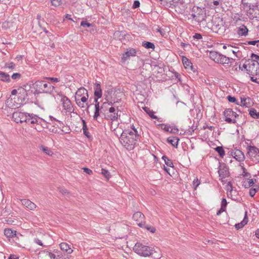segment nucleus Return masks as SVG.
<instances>
[{
    "mask_svg": "<svg viewBox=\"0 0 259 259\" xmlns=\"http://www.w3.org/2000/svg\"><path fill=\"white\" fill-rule=\"evenodd\" d=\"M246 1H248V0H245V2ZM248 1H249L250 2V4H252L253 6H259V0H248Z\"/></svg>",
    "mask_w": 259,
    "mask_h": 259,
    "instance_id": "obj_56",
    "label": "nucleus"
},
{
    "mask_svg": "<svg viewBox=\"0 0 259 259\" xmlns=\"http://www.w3.org/2000/svg\"><path fill=\"white\" fill-rule=\"evenodd\" d=\"M162 159L164 161L165 164L170 167H174V164L172 161L169 159L167 156L164 155L162 157Z\"/></svg>",
    "mask_w": 259,
    "mask_h": 259,
    "instance_id": "obj_36",
    "label": "nucleus"
},
{
    "mask_svg": "<svg viewBox=\"0 0 259 259\" xmlns=\"http://www.w3.org/2000/svg\"><path fill=\"white\" fill-rule=\"evenodd\" d=\"M118 113L117 112H114L110 113V115H107V119H110L112 121H115L116 120L118 119Z\"/></svg>",
    "mask_w": 259,
    "mask_h": 259,
    "instance_id": "obj_38",
    "label": "nucleus"
},
{
    "mask_svg": "<svg viewBox=\"0 0 259 259\" xmlns=\"http://www.w3.org/2000/svg\"><path fill=\"white\" fill-rule=\"evenodd\" d=\"M145 228L152 233H155L156 231V229L154 227L148 225H146L145 226Z\"/></svg>",
    "mask_w": 259,
    "mask_h": 259,
    "instance_id": "obj_47",
    "label": "nucleus"
},
{
    "mask_svg": "<svg viewBox=\"0 0 259 259\" xmlns=\"http://www.w3.org/2000/svg\"><path fill=\"white\" fill-rule=\"evenodd\" d=\"M227 205V202L225 198H223L221 202V207L226 209Z\"/></svg>",
    "mask_w": 259,
    "mask_h": 259,
    "instance_id": "obj_53",
    "label": "nucleus"
},
{
    "mask_svg": "<svg viewBox=\"0 0 259 259\" xmlns=\"http://www.w3.org/2000/svg\"><path fill=\"white\" fill-rule=\"evenodd\" d=\"M191 16L195 21L200 23L205 19L203 9L199 7L194 6L192 9Z\"/></svg>",
    "mask_w": 259,
    "mask_h": 259,
    "instance_id": "obj_8",
    "label": "nucleus"
},
{
    "mask_svg": "<svg viewBox=\"0 0 259 259\" xmlns=\"http://www.w3.org/2000/svg\"><path fill=\"white\" fill-rule=\"evenodd\" d=\"M209 58L215 63L221 64L227 68L231 66L235 62V59L215 51L209 52Z\"/></svg>",
    "mask_w": 259,
    "mask_h": 259,
    "instance_id": "obj_2",
    "label": "nucleus"
},
{
    "mask_svg": "<svg viewBox=\"0 0 259 259\" xmlns=\"http://www.w3.org/2000/svg\"><path fill=\"white\" fill-rule=\"evenodd\" d=\"M22 204L25 206L27 208L29 209L30 210H33L34 209L36 205L35 203L31 202L30 200L26 199H24L21 200Z\"/></svg>",
    "mask_w": 259,
    "mask_h": 259,
    "instance_id": "obj_22",
    "label": "nucleus"
},
{
    "mask_svg": "<svg viewBox=\"0 0 259 259\" xmlns=\"http://www.w3.org/2000/svg\"><path fill=\"white\" fill-rule=\"evenodd\" d=\"M232 155L239 162L243 161L245 159L243 152L239 149H235L233 152H232Z\"/></svg>",
    "mask_w": 259,
    "mask_h": 259,
    "instance_id": "obj_20",
    "label": "nucleus"
},
{
    "mask_svg": "<svg viewBox=\"0 0 259 259\" xmlns=\"http://www.w3.org/2000/svg\"><path fill=\"white\" fill-rule=\"evenodd\" d=\"M248 29L244 25H241L237 28V33L239 36H246L247 35Z\"/></svg>",
    "mask_w": 259,
    "mask_h": 259,
    "instance_id": "obj_23",
    "label": "nucleus"
},
{
    "mask_svg": "<svg viewBox=\"0 0 259 259\" xmlns=\"http://www.w3.org/2000/svg\"><path fill=\"white\" fill-rule=\"evenodd\" d=\"M134 250L137 254L143 256H149L153 251L152 248L139 242L135 244Z\"/></svg>",
    "mask_w": 259,
    "mask_h": 259,
    "instance_id": "obj_6",
    "label": "nucleus"
},
{
    "mask_svg": "<svg viewBox=\"0 0 259 259\" xmlns=\"http://www.w3.org/2000/svg\"><path fill=\"white\" fill-rule=\"evenodd\" d=\"M28 114L29 113L16 111L13 113L12 117L15 121L17 123H27Z\"/></svg>",
    "mask_w": 259,
    "mask_h": 259,
    "instance_id": "obj_13",
    "label": "nucleus"
},
{
    "mask_svg": "<svg viewBox=\"0 0 259 259\" xmlns=\"http://www.w3.org/2000/svg\"><path fill=\"white\" fill-rule=\"evenodd\" d=\"M33 88L38 93H47L53 94L55 87L51 83H47L44 80H37L33 84Z\"/></svg>",
    "mask_w": 259,
    "mask_h": 259,
    "instance_id": "obj_3",
    "label": "nucleus"
},
{
    "mask_svg": "<svg viewBox=\"0 0 259 259\" xmlns=\"http://www.w3.org/2000/svg\"><path fill=\"white\" fill-rule=\"evenodd\" d=\"M46 78L53 82H58L60 81L59 78L56 77H47Z\"/></svg>",
    "mask_w": 259,
    "mask_h": 259,
    "instance_id": "obj_58",
    "label": "nucleus"
},
{
    "mask_svg": "<svg viewBox=\"0 0 259 259\" xmlns=\"http://www.w3.org/2000/svg\"><path fill=\"white\" fill-rule=\"evenodd\" d=\"M144 215L140 211L134 213L133 219L136 222H141L144 219Z\"/></svg>",
    "mask_w": 259,
    "mask_h": 259,
    "instance_id": "obj_27",
    "label": "nucleus"
},
{
    "mask_svg": "<svg viewBox=\"0 0 259 259\" xmlns=\"http://www.w3.org/2000/svg\"><path fill=\"white\" fill-rule=\"evenodd\" d=\"M39 148L41 150H42L44 153L49 156H52L53 154L52 150L48 147L40 145Z\"/></svg>",
    "mask_w": 259,
    "mask_h": 259,
    "instance_id": "obj_32",
    "label": "nucleus"
},
{
    "mask_svg": "<svg viewBox=\"0 0 259 259\" xmlns=\"http://www.w3.org/2000/svg\"><path fill=\"white\" fill-rule=\"evenodd\" d=\"M21 77V75L19 73H15L12 75V78L15 80L20 79Z\"/></svg>",
    "mask_w": 259,
    "mask_h": 259,
    "instance_id": "obj_51",
    "label": "nucleus"
},
{
    "mask_svg": "<svg viewBox=\"0 0 259 259\" xmlns=\"http://www.w3.org/2000/svg\"><path fill=\"white\" fill-rule=\"evenodd\" d=\"M80 25L83 27H90L92 24L88 23L87 21H82L80 23Z\"/></svg>",
    "mask_w": 259,
    "mask_h": 259,
    "instance_id": "obj_50",
    "label": "nucleus"
},
{
    "mask_svg": "<svg viewBox=\"0 0 259 259\" xmlns=\"http://www.w3.org/2000/svg\"><path fill=\"white\" fill-rule=\"evenodd\" d=\"M240 166H241V169H242V170L243 171V173H242V175L244 177H246V178L247 177H250V174L247 172L246 169L245 168V167L244 166L243 164L242 163H240Z\"/></svg>",
    "mask_w": 259,
    "mask_h": 259,
    "instance_id": "obj_39",
    "label": "nucleus"
},
{
    "mask_svg": "<svg viewBox=\"0 0 259 259\" xmlns=\"http://www.w3.org/2000/svg\"><path fill=\"white\" fill-rule=\"evenodd\" d=\"M247 155L254 163L259 162V150L255 146H249L247 148Z\"/></svg>",
    "mask_w": 259,
    "mask_h": 259,
    "instance_id": "obj_11",
    "label": "nucleus"
},
{
    "mask_svg": "<svg viewBox=\"0 0 259 259\" xmlns=\"http://www.w3.org/2000/svg\"><path fill=\"white\" fill-rule=\"evenodd\" d=\"M243 185L246 188H249V187H251L250 185V184H249V182H248V181L247 180H245V181H243Z\"/></svg>",
    "mask_w": 259,
    "mask_h": 259,
    "instance_id": "obj_61",
    "label": "nucleus"
},
{
    "mask_svg": "<svg viewBox=\"0 0 259 259\" xmlns=\"http://www.w3.org/2000/svg\"><path fill=\"white\" fill-rule=\"evenodd\" d=\"M182 62L184 67L186 68H189V67H190L191 70H193L194 68L192 65V64L188 58H187L186 57H183Z\"/></svg>",
    "mask_w": 259,
    "mask_h": 259,
    "instance_id": "obj_29",
    "label": "nucleus"
},
{
    "mask_svg": "<svg viewBox=\"0 0 259 259\" xmlns=\"http://www.w3.org/2000/svg\"><path fill=\"white\" fill-rule=\"evenodd\" d=\"M227 98L229 102L234 103L237 105H239V102L236 100L235 97L229 95Z\"/></svg>",
    "mask_w": 259,
    "mask_h": 259,
    "instance_id": "obj_40",
    "label": "nucleus"
},
{
    "mask_svg": "<svg viewBox=\"0 0 259 259\" xmlns=\"http://www.w3.org/2000/svg\"><path fill=\"white\" fill-rule=\"evenodd\" d=\"M75 98L77 105L80 108H84V104L89 98L88 91L83 87L79 88L76 92Z\"/></svg>",
    "mask_w": 259,
    "mask_h": 259,
    "instance_id": "obj_5",
    "label": "nucleus"
},
{
    "mask_svg": "<svg viewBox=\"0 0 259 259\" xmlns=\"http://www.w3.org/2000/svg\"><path fill=\"white\" fill-rule=\"evenodd\" d=\"M101 174L107 179H109L110 177H111V175H110V172L108 171V170L104 169V168H102L101 169Z\"/></svg>",
    "mask_w": 259,
    "mask_h": 259,
    "instance_id": "obj_41",
    "label": "nucleus"
},
{
    "mask_svg": "<svg viewBox=\"0 0 259 259\" xmlns=\"http://www.w3.org/2000/svg\"><path fill=\"white\" fill-rule=\"evenodd\" d=\"M247 73L250 76L259 75V63L258 61L249 60V66Z\"/></svg>",
    "mask_w": 259,
    "mask_h": 259,
    "instance_id": "obj_9",
    "label": "nucleus"
},
{
    "mask_svg": "<svg viewBox=\"0 0 259 259\" xmlns=\"http://www.w3.org/2000/svg\"><path fill=\"white\" fill-rule=\"evenodd\" d=\"M233 114L234 111L232 109L228 108L225 109L224 111L225 121L229 123H235L236 122V119L232 118L233 117Z\"/></svg>",
    "mask_w": 259,
    "mask_h": 259,
    "instance_id": "obj_14",
    "label": "nucleus"
},
{
    "mask_svg": "<svg viewBox=\"0 0 259 259\" xmlns=\"http://www.w3.org/2000/svg\"><path fill=\"white\" fill-rule=\"evenodd\" d=\"M247 180L248 181L251 187L256 182V180L255 179H247Z\"/></svg>",
    "mask_w": 259,
    "mask_h": 259,
    "instance_id": "obj_62",
    "label": "nucleus"
},
{
    "mask_svg": "<svg viewBox=\"0 0 259 259\" xmlns=\"http://www.w3.org/2000/svg\"><path fill=\"white\" fill-rule=\"evenodd\" d=\"M249 115L253 118L259 119V112H257L254 108H251L249 110Z\"/></svg>",
    "mask_w": 259,
    "mask_h": 259,
    "instance_id": "obj_33",
    "label": "nucleus"
},
{
    "mask_svg": "<svg viewBox=\"0 0 259 259\" xmlns=\"http://www.w3.org/2000/svg\"><path fill=\"white\" fill-rule=\"evenodd\" d=\"M193 38L194 39L196 40H200L202 38V36L200 33H196L193 36Z\"/></svg>",
    "mask_w": 259,
    "mask_h": 259,
    "instance_id": "obj_52",
    "label": "nucleus"
},
{
    "mask_svg": "<svg viewBox=\"0 0 259 259\" xmlns=\"http://www.w3.org/2000/svg\"><path fill=\"white\" fill-rule=\"evenodd\" d=\"M60 247L62 250L66 252L67 254H71L73 252V250L67 243L62 242L60 243Z\"/></svg>",
    "mask_w": 259,
    "mask_h": 259,
    "instance_id": "obj_24",
    "label": "nucleus"
},
{
    "mask_svg": "<svg viewBox=\"0 0 259 259\" xmlns=\"http://www.w3.org/2000/svg\"><path fill=\"white\" fill-rule=\"evenodd\" d=\"M52 6L55 7H58L61 4L62 0H50Z\"/></svg>",
    "mask_w": 259,
    "mask_h": 259,
    "instance_id": "obj_45",
    "label": "nucleus"
},
{
    "mask_svg": "<svg viewBox=\"0 0 259 259\" xmlns=\"http://www.w3.org/2000/svg\"><path fill=\"white\" fill-rule=\"evenodd\" d=\"M251 57L252 58V59H252V60H255L256 61H258V59H259V56L258 55H257L255 54H253L252 53L251 54Z\"/></svg>",
    "mask_w": 259,
    "mask_h": 259,
    "instance_id": "obj_63",
    "label": "nucleus"
},
{
    "mask_svg": "<svg viewBox=\"0 0 259 259\" xmlns=\"http://www.w3.org/2000/svg\"><path fill=\"white\" fill-rule=\"evenodd\" d=\"M15 64L13 62H8L5 64V67L10 69H14L15 68Z\"/></svg>",
    "mask_w": 259,
    "mask_h": 259,
    "instance_id": "obj_46",
    "label": "nucleus"
},
{
    "mask_svg": "<svg viewBox=\"0 0 259 259\" xmlns=\"http://www.w3.org/2000/svg\"><path fill=\"white\" fill-rule=\"evenodd\" d=\"M256 193V191L255 189H253L252 188H251L249 190V195L250 196L253 197L254 196V195Z\"/></svg>",
    "mask_w": 259,
    "mask_h": 259,
    "instance_id": "obj_64",
    "label": "nucleus"
},
{
    "mask_svg": "<svg viewBox=\"0 0 259 259\" xmlns=\"http://www.w3.org/2000/svg\"><path fill=\"white\" fill-rule=\"evenodd\" d=\"M16 231L12 230L11 229H5L4 230L5 235L9 238H13L16 236Z\"/></svg>",
    "mask_w": 259,
    "mask_h": 259,
    "instance_id": "obj_25",
    "label": "nucleus"
},
{
    "mask_svg": "<svg viewBox=\"0 0 259 259\" xmlns=\"http://www.w3.org/2000/svg\"><path fill=\"white\" fill-rule=\"evenodd\" d=\"M108 104L106 102H104L102 106H100V103L98 101L97 102H95V112L93 115V118L94 120H97L98 118L100 116L101 114H104L105 115L106 110L104 109L106 106Z\"/></svg>",
    "mask_w": 259,
    "mask_h": 259,
    "instance_id": "obj_12",
    "label": "nucleus"
},
{
    "mask_svg": "<svg viewBox=\"0 0 259 259\" xmlns=\"http://www.w3.org/2000/svg\"><path fill=\"white\" fill-rule=\"evenodd\" d=\"M137 54V51L133 48H128L126 49V51L123 54L121 60L123 62H125L127 60L130 59L131 57L136 56Z\"/></svg>",
    "mask_w": 259,
    "mask_h": 259,
    "instance_id": "obj_17",
    "label": "nucleus"
},
{
    "mask_svg": "<svg viewBox=\"0 0 259 259\" xmlns=\"http://www.w3.org/2000/svg\"><path fill=\"white\" fill-rule=\"evenodd\" d=\"M94 102H97L98 99L102 96V91L100 83L96 82L94 86Z\"/></svg>",
    "mask_w": 259,
    "mask_h": 259,
    "instance_id": "obj_18",
    "label": "nucleus"
},
{
    "mask_svg": "<svg viewBox=\"0 0 259 259\" xmlns=\"http://www.w3.org/2000/svg\"><path fill=\"white\" fill-rule=\"evenodd\" d=\"M115 107L117 108L116 110H117V111H118V106H116V104H115V106H114V107H111L110 108H109V112L110 113H114V112H116V109H115Z\"/></svg>",
    "mask_w": 259,
    "mask_h": 259,
    "instance_id": "obj_57",
    "label": "nucleus"
},
{
    "mask_svg": "<svg viewBox=\"0 0 259 259\" xmlns=\"http://www.w3.org/2000/svg\"><path fill=\"white\" fill-rule=\"evenodd\" d=\"M82 123H83V127L82 130L83 131L84 134L88 137H89V133L87 131V126L86 125L85 121L84 120H82Z\"/></svg>",
    "mask_w": 259,
    "mask_h": 259,
    "instance_id": "obj_42",
    "label": "nucleus"
},
{
    "mask_svg": "<svg viewBox=\"0 0 259 259\" xmlns=\"http://www.w3.org/2000/svg\"><path fill=\"white\" fill-rule=\"evenodd\" d=\"M159 126L161 127L162 130L165 132H169L170 133L177 134L179 132L178 128L170 126L167 124H159L158 125Z\"/></svg>",
    "mask_w": 259,
    "mask_h": 259,
    "instance_id": "obj_21",
    "label": "nucleus"
},
{
    "mask_svg": "<svg viewBox=\"0 0 259 259\" xmlns=\"http://www.w3.org/2000/svg\"><path fill=\"white\" fill-rule=\"evenodd\" d=\"M140 5V3L139 1H135L133 5L132 8L133 9H136L139 8Z\"/></svg>",
    "mask_w": 259,
    "mask_h": 259,
    "instance_id": "obj_59",
    "label": "nucleus"
},
{
    "mask_svg": "<svg viewBox=\"0 0 259 259\" xmlns=\"http://www.w3.org/2000/svg\"><path fill=\"white\" fill-rule=\"evenodd\" d=\"M61 102H62L64 110H65L69 112H73L74 109L71 102L66 96H64L62 97Z\"/></svg>",
    "mask_w": 259,
    "mask_h": 259,
    "instance_id": "obj_15",
    "label": "nucleus"
},
{
    "mask_svg": "<svg viewBox=\"0 0 259 259\" xmlns=\"http://www.w3.org/2000/svg\"><path fill=\"white\" fill-rule=\"evenodd\" d=\"M27 91L25 89L22 87L18 88V102L16 103V105H10L9 104V101H7V104L9 106H10L12 108H18V106L24 104L26 102L27 99Z\"/></svg>",
    "mask_w": 259,
    "mask_h": 259,
    "instance_id": "obj_7",
    "label": "nucleus"
},
{
    "mask_svg": "<svg viewBox=\"0 0 259 259\" xmlns=\"http://www.w3.org/2000/svg\"><path fill=\"white\" fill-rule=\"evenodd\" d=\"M219 177L222 180L229 176V171L228 167L225 165H220L218 170Z\"/></svg>",
    "mask_w": 259,
    "mask_h": 259,
    "instance_id": "obj_19",
    "label": "nucleus"
},
{
    "mask_svg": "<svg viewBox=\"0 0 259 259\" xmlns=\"http://www.w3.org/2000/svg\"><path fill=\"white\" fill-rule=\"evenodd\" d=\"M173 74H174V76H172V77H175L176 78H177L178 80V81L179 82H181V76L180 75V74L179 73H178L177 72L175 71L174 70L173 71H171Z\"/></svg>",
    "mask_w": 259,
    "mask_h": 259,
    "instance_id": "obj_48",
    "label": "nucleus"
},
{
    "mask_svg": "<svg viewBox=\"0 0 259 259\" xmlns=\"http://www.w3.org/2000/svg\"><path fill=\"white\" fill-rule=\"evenodd\" d=\"M142 46L145 47L146 49H151L153 50L155 49V45L153 43L147 41H144L142 42Z\"/></svg>",
    "mask_w": 259,
    "mask_h": 259,
    "instance_id": "obj_35",
    "label": "nucleus"
},
{
    "mask_svg": "<svg viewBox=\"0 0 259 259\" xmlns=\"http://www.w3.org/2000/svg\"><path fill=\"white\" fill-rule=\"evenodd\" d=\"M143 109L151 118L158 119V117L154 115L155 112L153 111L150 110V108L145 107L143 108Z\"/></svg>",
    "mask_w": 259,
    "mask_h": 259,
    "instance_id": "obj_34",
    "label": "nucleus"
},
{
    "mask_svg": "<svg viewBox=\"0 0 259 259\" xmlns=\"http://www.w3.org/2000/svg\"><path fill=\"white\" fill-rule=\"evenodd\" d=\"M139 137L137 129L132 125L130 129L123 131L119 138L122 145L129 150H133Z\"/></svg>",
    "mask_w": 259,
    "mask_h": 259,
    "instance_id": "obj_1",
    "label": "nucleus"
},
{
    "mask_svg": "<svg viewBox=\"0 0 259 259\" xmlns=\"http://www.w3.org/2000/svg\"><path fill=\"white\" fill-rule=\"evenodd\" d=\"M63 255L59 250H53L52 251L49 249L41 250L38 254L39 259H62Z\"/></svg>",
    "mask_w": 259,
    "mask_h": 259,
    "instance_id": "obj_4",
    "label": "nucleus"
},
{
    "mask_svg": "<svg viewBox=\"0 0 259 259\" xmlns=\"http://www.w3.org/2000/svg\"><path fill=\"white\" fill-rule=\"evenodd\" d=\"M248 222V219L246 217V213H245V217L241 222L240 223L236 224L235 225V227L237 230L242 228Z\"/></svg>",
    "mask_w": 259,
    "mask_h": 259,
    "instance_id": "obj_30",
    "label": "nucleus"
},
{
    "mask_svg": "<svg viewBox=\"0 0 259 259\" xmlns=\"http://www.w3.org/2000/svg\"><path fill=\"white\" fill-rule=\"evenodd\" d=\"M59 191L61 193H62L64 195H65L67 196H69V195H70L69 192H68V190H66V189H64L63 188H59Z\"/></svg>",
    "mask_w": 259,
    "mask_h": 259,
    "instance_id": "obj_43",
    "label": "nucleus"
},
{
    "mask_svg": "<svg viewBox=\"0 0 259 259\" xmlns=\"http://www.w3.org/2000/svg\"><path fill=\"white\" fill-rule=\"evenodd\" d=\"M82 169L83 170L84 172H85V173L89 175H92L93 174V171L87 167H83Z\"/></svg>",
    "mask_w": 259,
    "mask_h": 259,
    "instance_id": "obj_55",
    "label": "nucleus"
},
{
    "mask_svg": "<svg viewBox=\"0 0 259 259\" xmlns=\"http://www.w3.org/2000/svg\"><path fill=\"white\" fill-rule=\"evenodd\" d=\"M0 80L3 81L9 82L10 81V75L6 73L0 71Z\"/></svg>",
    "mask_w": 259,
    "mask_h": 259,
    "instance_id": "obj_31",
    "label": "nucleus"
},
{
    "mask_svg": "<svg viewBox=\"0 0 259 259\" xmlns=\"http://www.w3.org/2000/svg\"><path fill=\"white\" fill-rule=\"evenodd\" d=\"M227 191H229L230 193H232L233 192V189H232V185L230 182H229L227 184Z\"/></svg>",
    "mask_w": 259,
    "mask_h": 259,
    "instance_id": "obj_60",
    "label": "nucleus"
},
{
    "mask_svg": "<svg viewBox=\"0 0 259 259\" xmlns=\"http://www.w3.org/2000/svg\"><path fill=\"white\" fill-rule=\"evenodd\" d=\"M214 149L221 157L223 158L225 155V152L222 146H218Z\"/></svg>",
    "mask_w": 259,
    "mask_h": 259,
    "instance_id": "obj_37",
    "label": "nucleus"
},
{
    "mask_svg": "<svg viewBox=\"0 0 259 259\" xmlns=\"http://www.w3.org/2000/svg\"><path fill=\"white\" fill-rule=\"evenodd\" d=\"M200 183V182L197 178L194 180L193 182V186L195 190H196L197 187L199 185Z\"/></svg>",
    "mask_w": 259,
    "mask_h": 259,
    "instance_id": "obj_49",
    "label": "nucleus"
},
{
    "mask_svg": "<svg viewBox=\"0 0 259 259\" xmlns=\"http://www.w3.org/2000/svg\"><path fill=\"white\" fill-rule=\"evenodd\" d=\"M49 117L51 119L52 121L54 120L57 122V123H55V125H56L57 127L61 128L62 126V125L63 123L61 122H60L59 120L56 119V118H55L54 117H53L52 116H50Z\"/></svg>",
    "mask_w": 259,
    "mask_h": 259,
    "instance_id": "obj_44",
    "label": "nucleus"
},
{
    "mask_svg": "<svg viewBox=\"0 0 259 259\" xmlns=\"http://www.w3.org/2000/svg\"><path fill=\"white\" fill-rule=\"evenodd\" d=\"M179 141V139L177 137H170L167 139V142L176 148L178 146Z\"/></svg>",
    "mask_w": 259,
    "mask_h": 259,
    "instance_id": "obj_28",
    "label": "nucleus"
},
{
    "mask_svg": "<svg viewBox=\"0 0 259 259\" xmlns=\"http://www.w3.org/2000/svg\"><path fill=\"white\" fill-rule=\"evenodd\" d=\"M44 121V119L33 114H28V116H27V123H28L42 124V122Z\"/></svg>",
    "mask_w": 259,
    "mask_h": 259,
    "instance_id": "obj_16",
    "label": "nucleus"
},
{
    "mask_svg": "<svg viewBox=\"0 0 259 259\" xmlns=\"http://www.w3.org/2000/svg\"><path fill=\"white\" fill-rule=\"evenodd\" d=\"M223 3V0H213L212 3L215 7H217L220 5H222Z\"/></svg>",
    "mask_w": 259,
    "mask_h": 259,
    "instance_id": "obj_54",
    "label": "nucleus"
},
{
    "mask_svg": "<svg viewBox=\"0 0 259 259\" xmlns=\"http://www.w3.org/2000/svg\"><path fill=\"white\" fill-rule=\"evenodd\" d=\"M34 242L39 245L48 247L51 246L53 244V240L50 235L46 234L42 236L41 239H39V238H35L34 239Z\"/></svg>",
    "mask_w": 259,
    "mask_h": 259,
    "instance_id": "obj_10",
    "label": "nucleus"
},
{
    "mask_svg": "<svg viewBox=\"0 0 259 259\" xmlns=\"http://www.w3.org/2000/svg\"><path fill=\"white\" fill-rule=\"evenodd\" d=\"M240 106L248 107L251 106L252 103L251 99L250 98H241Z\"/></svg>",
    "mask_w": 259,
    "mask_h": 259,
    "instance_id": "obj_26",
    "label": "nucleus"
}]
</instances>
